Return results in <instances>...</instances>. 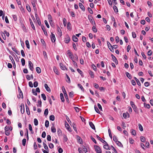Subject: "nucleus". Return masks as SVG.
Masks as SVG:
<instances>
[{
  "label": "nucleus",
  "mask_w": 153,
  "mask_h": 153,
  "mask_svg": "<svg viewBox=\"0 0 153 153\" xmlns=\"http://www.w3.org/2000/svg\"><path fill=\"white\" fill-rule=\"evenodd\" d=\"M94 147L97 153H101V150L99 146L97 145H94Z\"/></svg>",
  "instance_id": "nucleus-1"
},
{
  "label": "nucleus",
  "mask_w": 153,
  "mask_h": 153,
  "mask_svg": "<svg viewBox=\"0 0 153 153\" xmlns=\"http://www.w3.org/2000/svg\"><path fill=\"white\" fill-rule=\"evenodd\" d=\"M88 19L90 22L93 25H95V23L93 17L91 15H88Z\"/></svg>",
  "instance_id": "nucleus-2"
},
{
  "label": "nucleus",
  "mask_w": 153,
  "mask_h": 153,
  "mask_svg": "<svg viewBox=\"0 0 153 153\" xmlns=\"http://www.w3.org/2000/svg\"><path fill=\"white\" fill-rule=\"evenodd\" d=\"M67 53L69 55L70 58L72 60H73V59H74V57L73 56V54L72 53L71 51L69 50H68L67 51Z\"/></svg>",
  "instance_id": "nucleus-3"
},
{
  "label": "nucleus",
  "mask_w": 153,
  "mask_h": 153,
  "mask_svg": "<svg viewBox=\"0 0 153 153\" xmlns=\"http://www.w3.org/2000/svg\"><path fill=\"white\" fill-rule=\"evenodd\" d=\"M28 65L29 66V68L30 69L31 71H33V64L31 61H28Z\"/></svg>",
  "instance_id": "nucleus-4"
},
{
  "label": "nucleus",
  "mask_w": 153,
  "mask_h": 153,
  "mask_svg": "<svg viewBox=\"0 0 153 153\" xmlns=\"http://www.w3.org/2000/svg\"><path fill=\"white\" fill-rule=\"evenodd\" d=\"M105 145L103 146L104 148L107 150H110L111 148L109 147L108 145L106 142H105Z\"/></svg>",
  "instance_id": "nucleus-5"
},
{
  "label": "nucleus",
  "mask_w": 153,
  "mask_h": 153,
  "mask_svg": "<svg viewBox=\"0 0 153 153\" xmlns=\"http://www.w3.org/2000/svg\"><path fill=\"white\" fill-rule=\"evenodd\" d=\"M111 56L113 61L116 64H117L118 62L116 57L112 54L111 55Z\"/></svg>",
  "instance_id": "nucleus-6"
},
{
  "label": "nucleus",
  "mask_w": 153,
  "mask_h": 153,
  "mask_svg": "<svg viewBox=\"0 0 153 153\" xmlns=\"http://www.w3.org/2000/svg\"><path fill=\"white\" fill-rule=\"evenodd\" d=\"M51 39L53 42H54L56 40V38L55 35L53 33H51Z\"/></svg>",
  "instance_id": "nucleus-7"
},
{
  "label": "nucleus",
  "mask_w": 153,
  "mask_h": 153,
  "mask_svg": "<svg viewBox=\"0 0 153 153\" xmlns=\"http://www.w3.org/2000/svg\"><path fill=\"white\" fill-rule=\"evenodd\" d=\"M65 42L66 43H68L70 41V39L69 37L68 36H67L65 38Z\"/></svg>",
  "instance_id": "nucleus-8"
},
{
  "label": "nucleus",
  "mask_w": 153,
  "mask_h": 153,
  "mask_svg": "<svg viewBox=\"0 0 153 153\" xmlns=\"http://www.w3.org/2000/svg\"><path fill=\"white\" fill-rule=\"evenodd\" d=\"M18 91L19 93V95L20 96L19 98L21 97L22 98H23V93L22 92L20 88L19 87H18Z\"/></svg>",
  "instance_id": "nucleus-9"
},
{
  "label": "nucleus",
  "mask_w": 153,
  "mask_h": 153,
  "mask_svg": "<svg viewBox=\"0 0 153 153\" xmlns=\"http://www.w3.org/2000/svg\"><path fill=\"white\" fill-rule=\"evenodd\" d=\"M21 112L22 114H23L25 112V109L24 104H22L20 106Z\"/></svg>",
  "instance_id": "nucleus-10"
},
{
  "label": "nucleus",
  "mask_w": 153,
  "mask_h": 153,
  "mask_svg": "<svg viewBox=\"0 0 153 153\" xmlns=\"http://www.w3.org/2000/svg\"><path fill=\"white\" fill-rule=\"evenodd\" d=\"M66 123H67L66 122ZM65 127L66 128H67V129L68 130V131H71V128L70 127L69 124L68 123H67V124L65 123Z\"/></svg>",
  "instance_id": "nucleus-11"
},
{
  "label": "nucleus",
  "mask_w": 153,
  "mask_h": 153,
  "mask_svg": "<svg viewBox=\"0 0 153 153\" xmlns=\"http://www.w3.org/2000/svg\"><path fill=\"white\" fill-rule=\"evenodd\" d=\"M96 137L102 143H104L105 142H106L105 140H103L101 138L99 137L98 135H97Z\"/></svg>",
  "instance_id": "nucleus-12"
},
{
  "label": "nucleus",
  "mask_w": 153,
  "mask_h": 153,
  "mask_svg": "<svg viewBox=\"0 0 153 153\" xmlns=\"http://www.w3.org/2000/svg\"><path fill=\"white\" fill-rule=\"evenodd\" d=\"M46 89V90L49 92H51V89L49 87L48 85L46 84H45L44 85Z\"/></svg>",
  "instance_id": "nucleus-13"
},
{
  "label": "nucleus",
  "mask_w": 153,
  "mask_h": 153,
  "mask_svg": "<svg viewBox=\"0 0 153 153\" xmlns=\"http://www.w3.org/2000/svg\"><path fill=\"white\" fill-rule=\"evenodd\" d=\"M89 124L90 126V127H91V128L94 129V130H95V126H94V124L92 123V122H89Z\"/></svg>",
  "instance_id": "nucleus-14"
},
{
  "label": "nucleus",
  "mask_w": 153,
  "mask_h": 153,
  "mask_svg": "<svg viewBox=\"0 0 153 153\" xmlns=\"http://www.w3.org/2000/svg\"><path fill=\"white\" fill-rule=\"evenodd\" d=\"M58 34V35L61 36L62 35V31L61 29L58 27L57 28Z\"/></svg>",
  "instance_id": "nucleus-15"
},
{
  "label": "nucleus",
  "mask_w": 153,
  "mask_h": 153,
  "mask_svg": "<svg viewBox=\"0 0 153 153\" xmlns=\"http://www.w3.org/2000/svg\"><path fill=\"white\" fill-rule=\"evenodd\" d=\"M79 6L82 11H84L85 10V7L82 3H79Z\"/></svg>",
  "instance_id": "nucleus-16"
},
{
  "label": "nucleus",
  "mask_w": 153,
  "mask_h": 153,
  "mask_svg": "<svg viewBox=\"0 0 153 153\" xmlns=\"http://www.w3.org/2000/svg\"><path fill=\"white\" fill-rule=\"evenodd\" d=\"M29 20V21H30L31 25V26L32 28L34 30H35V27L34 25L33 24L31 19L30 18Z\"/></svg>",
  "instance_id": "nucleus-17"
},
{
  "label": "nucleus",
  "mask_w": 153,
  "mask_h": 153,
  "mask_svg": "<svg viewBox=\"0 0 153 153\" xmlns=\"http://www.w3.org/2000/svg\"><path fill=\"white\" fill-rule=\"evenodd\" d=\"M60 96L62 102H64L65 101V100L63 94L62 93H60Z\"/></svg>",
  "instance_id": "nucleus-18"
},
{
  "label": "nucleus",
  "mask_w": 153,
  "mask_h": 153,
  "mask_svg": "<svg viewBox=\"0 0 153 153\" xmlns=\"http://www.w3.org/2000/svg\"><path fill=\"white\" fill-rule=\"evenodd\" d=\"M72 39L75 42H76L78 41L77 38L74 35H73L72 36Z\"/></svg>",
  "instance_id": "nucleus-19"
},
{
  "label": "nucleus",
  "mask_w": 153,
  "mask_h": 153,
  "mask_svg": "<svg viewBox=\"0 0 153 153\" xmlns=\"http://www.w3.org/2000/svg\"><path fill=\"white\" fill-rule=\"evenodd\" d=\"M26 108L27 113L28 115H29L30 114V111L28 107L27 106L26 104Z\"/></svg>",
  "instance_id": "nucleus-20"
},
{
  "label": "nucleus",
  "mask_w": 153,
  "mask_h": 153,
  "mask_svg": "<svg viewBox=\"0 0 153 153\" xmlns=\"http://www.w3.org/2000/svg\"><path fill=\"white\" fill-rule=\"evenodd\" d=\"M89 73L90 75V76H91V77L92 78H94V73L93 72L90 70H89Z\"/></svg>",
  "instance_id": "nucleus-21"
},
{
  "label": "nucleus",
  "mask_w": 153,
  "mask_h": 153,
  "mask_svg": "<svg viewBox=\"0 0 153 153\" xmlns=\"http://www.w3.org/2000/svg\"><path fill=\"white\" fill-rule=\"evenodd\" d=\"M53 126L51 128V131L53 133H55L56 131V129L54 126V125L52 124Z\"/></svg>",
  "instance_id": "nucleus-22"
},
{
  "label": "nucleus",
  "mask_w": 153,
  "mask_h": 153,
  "mask_svg": "<svg viewBox=\"0 0 153 153\" xmlns=\"http://www.w3.org/2000/svg\"><path fill=\"white\" fill-rule=\"evenodd\" d=\"M126 74L127 76L130 79H131L132 78V76L128 72L126 73Z\"/></svg>",
  "instance_id": "nucleus-23"
},
{
  "label": "nucleus",
  "mask_w": 153,
  "mask_h": 153,
  "mask_svg": "<svg viewBox=\"0 0 153 153\" xmlns=\"http://www.w3.org/2000/svg\"><path fill=\"white\" fill-rule=\"evenodd\" d=\"M26 7L28 11L29 12H30L31 11V8L30 6L28 4H26Z\"/></svg>",
  "instance_id": "nucleus-24"
},
{
  "label": "nucleus",
  "mask_w": 153,
  "mask_h": 153,
  "mask_svg": "<svg viewBox=\"0 0 153 153\" xmlns=\"http://www.w3.org/2000/svg\"><path fill=\"white\" fill-rule=\"evenodd\" d=\"M60 66L61 69L63 70H65L66 69V67L64 66V65L62 63H60Z\"/></svg>",
  "instance_id": "nucleus-25"
},
{
  "label": "nucleus",
  "mask_w": 153,
  "mask_h": 153,
  "mask_svg": "<svg viewBox=\"0 0 153 153\" xmlns=\"http://www.w3.org/2000/svg\"><path fill=\"white\" fill-rule=\"evenodd\" d=\"M134 79H135V80H136V81L137 83V84L139 86H140L141 85V84H140V81H139V80L136 77H134Z\"/></svg>",
  "instance_id": "nucleus-26"
},
{
  "label": "nucleus",
  "mask_w": 153,
  "mask_h": 153,
  "mask_svg": "<svg viewBox=\"0 0 153 153\" xmlns=\"http://www.w3.org/2000/svg\"><path fill=\"white\" fill-rule=\"evenodd\" d=\"M29 130L30 131L32 134H33V131L32 128L31 126V125L30 124H29Z\"/></svg>",
  "instance_id": "nucleus-27"
},
{
  "label": "nucleus",
  "mask_w": 153,
  "mask_h": 153,
  "mask_svg": "<svg viewBox=\"0 0 153 153\" xmlns=\"http://www.w3.org/2000/svg\"><path fill=\"white\" fill-rule=\"evenodd\" d=\"M36 70L38 74H40L41 72V70L40 68L37 67L36 68Z\"/></svg>",
  "instance_id": "nucleus-28"
},
{
  "label": "nucleus",
  "mask_w": 153,
  "mask_h": 153,
  "mask_svg": "<svg viewBox=\"0 0 153 153\" xmlns=\"http://www.w3.org/2000/svg\"><path fill=\"white\" fill-rule=\"evenodd\" d=\"M25 43L28 49H30V45L29 44V41L28 40H26L25 41Z\"/></svg>",
  "instance_id": "nucleus-29"
},
{
  "label": "nucleus",
  "mask_w": 153,
  "mask_h": 153,
  "mask_svg": "<svg viewBox=\"0 0 153 153\" xmlns=\"http://www.w3.org/2000/svg\"><path fill=\"white\" fill-rule=\"evenodd\" d=\"M12 16L14 20L15 21H17V16L16 15H12Z\"/></svg>",
  "instance_id": "nucleus-30"
},
{
  "label": "nucleus",
  "mask_w": 153,
  "mask_h": 153,
  "mask_svg": "<svg viewBox=\"0 0 153 153\" xmlns=\"http://www.w3.org/2000/svg\"><path fill=\"white\" fill-rule=\"evenodd\" d=\"M49 119L50 120L54 121L55 119V117L53 115H52L50 116Z\"/></svg>",
  "instance_id": "nucleus-31"
},
{
  "label": "nucleus",
  "mask_w": 153,
  "mask_h": 153,
  "mask_svg": "<svg viewBox=\"0 0 153 153\" xmlns=\"http://www.w3.org/2000/svg\"><path fill=\"white\" fill-rule=\"evenodd\" d=\"M57 132L59 136H60L62 134V131L59 128H58L57 130Z\"/></svg>",
  "instance_id": "nucleus-32"
},
{
  "label": "nucleus",
  "mask_w": 153,
  "mask_h": 153,
  "mask_svg": "<svg viewBox=\"0 0 153 153\" xmlns=\"http://www.w3.org/2000/svg\"><path fill=\"white\" fill-rule=\"evenodd\" d=\"M38 107H41L42 106V102L41 100H39L38 101V104L37 105Z\"/></svg>",
  "instance_id": "nucleus-33"
},
{
  "label": "nucleus",
  "mask_w": 153,
  "mask_h": 153,
  "mask_svg": "<svg viewBox=\"0 0 153 153\" xmlns=\"http://www.w3.org/2000/svg\"><path fill=\"white\" fill-rule=\"evenodd\" d=\"M138 126L139 127V129L140 130V131H143V126H142L139 123L138 124Z\"/></svg>",
  "instance_id": "nucleus-34"
},
{
  "label": "nucleus",
  "mask_w": 153,
  "mask_h": 153,
  "mask_svg": "<svg viewBox=\"0 0 153 153\" xmlns=\"http://www.w3.org/2000/svg\"><path fill=\"white\" fill-rule=\"evenodd\" d=\"M64 96H65V99L66 100L67 102L68 103H69V101L68 98V97L67 94H65V95Z\"/></svg>",
  "instance_id": "nucleus-35"
},
{
  "label": "nucleus",
  "mask_w": 153,
  "mask_h": 153,
  "mask_svg": "<svg viewBox=\"0 0 153 153\" xmlns=\"http://www.w3.org/2000/svg\"><path fill=\"white\" fill-rule=\"evenodd\" d=\"M34 123L35 126H37L38 125V120L36 118H35L34 120Z\"/></svg>",
  "instance_id": "nucleus-36"
},
{
  "label": "nucleus",
  "mask_w": 153,
  "mask_h": 153,
  "mask_svg": "<svg viewBox=\"0 0 153 153\" xmlns=\"http://www.w3.org/2000/svg\"><path fill=\"white\" fill-rule=\"evenodd\" d=\"M93 25L94 26L92 28V30L94 33H96L97 31V30L96 27L94 26L95 25Z\"/></svg>",
  "instance_id": "nucleus-37"
},
{
  "label": "nucleus",
  "mask_w": 153,
  "mask_h": 153,
  "mask_svg": "<svg viewBox=\"0 0 153 153\" xmlns=\"http://www.w3.org/2000/svg\"><path fill=\"white\" fill-rule=\"evenodd\" d=\"M48 108L46 109L44 111V114L45 116H46L48 115Z\"/></svg>",
  "instance_id": "nucleus-38"
},
{
  "label": "nucleus",
  "mask_w": 153,
  "mask_h": 153,
  "mask_svg": "<svg viewBox=\"0 0 153 153\" xmlns=\"http://www.w3.org/2000/svg\"><path fill=\"white\" fill-rule=\"evenodd\" d=\"M140 140L142 142H144L146 140L145 137L143 136H141L140 137Z\"/></svg>",
  "instance_id": "nucleus-39"
},
{
  "label": "nucleus",
  "mask_w": 153,
  "mask_h": 153,
  "mask_svg": "<svg viewBox=\"0 0 153 153\" xmlns=\"http://www.w3.org/2000/svg\"><path fill=\"white\" fill-rule=\"evenodd\" d=\"M113 9L114 12L116 13H117L118 12V10L117 7L116 6H114Z\"/></svg>",
  "instance_id": "nucleus-40"
},
{
  "label": "nucleus",
  "mask_w": 153,
  "mask_h": 153,
  "mask_svg": "<svg viewBox=\"0 0 153 153\" xmlns=\"http://www.w3.org/2000/svg\"><path fill=\"white\" fill-rule=\"evenodd\" d=\"M117 145L120 147H122L123 146V145L122 143L119 141H118L116 142Z\"/></svg>",
  "instance_id": "nucleus-41"
},
{
  "label": "nucleus",
  "mask_w": 153,
  "mask_h": 153,
  "mask_svg": "<svg viewBox=\"0 0 153 153\" xmlns=\"http://www.w3.org/2000/svg\"><path fill=\"white\" fill-rule=\"evenodd\" d=\"M72 126L73 127L74 130L76 131H77L76 125L75 123H73L72 124Z\"/></svg>",
  "instance_id": "nucleus-42"
},
{
  "label": "nucleus",
  "mask_w": 153,
  "mask_h": 153,
  "mask_svg": "<svg viewBox=\"0 0 153 153\" xmlns=\"http://www.w3.org/2000/svg\"><path fill=\"white\" fill-rule=\"evenodd\" d=\"M26 139L25 138L23 139L22 140V144L23 146H25L26 143Z\"/></svg>",
  "instance_id": "nucleus-43"
},
{
  "label": "nucleus",
  "mask_w": 153,
  "mask_h": 153,
  "mask_svg": "<svg viewBox=\"0 0 153 153\" xmlns=\"http://www.w3.org/2000/svg\"><path fill=\"white\" fill-rule=\"evenodd\" d=\"M144 105L145 107L148 108H150V106L149 104H146V103H144Z\"/></svg>",
  "instance_id": "nucleus-44"
},
{
  "label": "nucleus",
  "mask_w": 153,
  "mask_h": 153,
  "mask_svg": "<svg viewBox=\"0 0 153 153\" xmlns=\"http://www.w3.org/2000/svg\"><path fill=\"white\" fill-rule=\"evenodd\" d=\"M131 133L133 135L135 136L136 134V131L134 129H132L131 130Z\"/></svg>",
  "instance_id": "nucleus-45"
},
{
  "label": "nucleus",
  "mask_w": 153,
  "mask_h": 153,
  "mask_svg": "<svg viewBox=\"0 0 153 153\" xmlns=\"http://www.w3.org/2000/svg\"><path fill=\"white\" fill-rule=\"evenodd\" d=\"M73 94L74 93L73 91L70 92L69 94V97L71 98H73L74 96Z\"/></svg>",
  "instance_id": "nucleus-46"
},
{
  "label": "nucleus",
  "mask_w": 153,
  "mask_h": 153,
  "mask_svg": "<svg viewBox=\"0 0 153 153\" xmlns=\"http://www.w3.org/2000/svg\"><path fill=\"white\" fill-rule=\"evenodd\" d=\"M41 96L43 99L44 100H45L46 99V97L44 94H41Z\"/></svg>",
  "instance_id": "nucleus-47"
},
{
  "label": "nucleus",
  "mask_w": 153,
  "mask_h": 153,
  "mask_svg": "<svg viewBox=\"0 0 153 153\" xmlns=\"http://www.w3.org/2000/svg\"><path fill=\"white\" fill-rule=\"evenodd\" d=\"M22 65L23 66H24L25 64V61L24 58H22L21 60Z\"/></svg>",
  "instance_id": "nucleus-48"
},
{
  "label": "nucleus",
  "mask_w": 153,
  "mask_h": 153,
  "mask_svg": "<svg viewBox=\"0 0 153 153\" xmlns=\"http://www.w3.org/2000/svg\"><path fill=\"white\" fill-rule=\"evenodd\" d=\"M128 115V116H129V115L128 114V113H123V117L125 118V119H126L127 117V115Z\"/></svg>",
  "instance_id": "nucleus-49"
},
{
  "label": "nucleus",
  "mask_w": 153,
  "mask_h": 153,
  "mask_svg": "<svg viewBox=\"0 0 153 153\" xmlns=\"http://www.w3.org/2000/svg\"><path fill=\"white\" fill-rule=\"evenodd\" d=\"M63 92V93L64 95H65V94H67L65 89L64 86H62V88Z\"/></svg>",
  "instance_id": "nucleus-50"
},
{
  "label": "nucleus",
  "mask_w": 153,
  "mask_h": 153,
  "mask_svg": "<svg viewBox=\"0 0 153 153\" xmlns=\"http://www.w3.org/2000/svg\"><path fill=\"white\" fill-rule=\"evenodd\" d=\"M94 108L96 112L100 114V111L96 106H94Z\"/></svg>",
  "instance_id": "nucleus-51"
},
{
  "label": "nucleus",
  "mask_w": 153,
  "mask_h": 153,
  "mask_svg": "<svg viewBox=\"0 0 153 153\" xmlns=\"http://www.w3.org/2000/svg\"><path fill=\"white\" fill-rule=\"evenodd\" d=\"M88 10L91 14H93V12L91 8L89 7H88Z\"/></svg>",
  "instance_id": "nucleus-52"
},
{
  "label": "nucleus",
  "mask_w": 153,
  "mask_h": 153,
  "mask_svg": "<svg viewBox=\"0 0 153 153\" xmlns=\"http://www.w3.org/2000/svg\"><path fill=\"white\" fill-rule=\"evenodd\" d=\"M80 88V89L82 90V91H84V89L82 87V85L80 84H78L77 85Z\"/></svg>",
  "instance_id": "nucleus-53"
},
{
  "label": "nucleus",
  "mask_w": 153,
  "mask_h": 153,
  "mask_svg": "<svg viewBox=\"0 0 153 153\" xmlns=\"http://www.w3.org/2000/svg\"><path fill=\"white\" fill-rule=\"evenodd\" d=\"M132 107L135 112H137V109L136 105Z\"/></svg>",
  "instance_id": "nucleus-54"
},
{
  "label": "nucleus",
  "mask_w": 153,
  "mask_h": 153,
  "mask_svg": "<svg viewBox=\"0 0 153 153\" xmlns=\"http://www.w3.org/2000/svg\"><path fill=\"white\" fill-rule=\"evenodd\" d=\"M49 121L47 120H46L45 122V127H48L49 126Z\"/></svg>",
  "instance_id": "nucleus-55"
},
{
  "label": "nucleus",
  "mask_w": 153,
  "mask_h": 153,
  "mask_svg": "<svg viewBox=\"0 0 153 153\" xmlns=\"http://www.w3.org/2000/svg\"><path fill=\"white\" fill-rule=\"evenodd\" d=\"M121 126H122L123 128L124 129H125L126 128V124L123 122L122 123Z\"/></svg>",
  "instance_id": "nucleus-56"
},
{
  "label": "nucleus",
  "mask_w": 153,
  "mask_h": 153,
  "mask_svg": "<svg viewBox=\"0 0 153 153\" xmlns=\"http://www.w3.org/2000/svg\"><path fill=\"white\" fill-rule=\"evenodd\" d=\"M66 76L67 79H68V80H66V81L68 82V83H70L71 82V80L70 79V78L69 77V76L66 74Z\"/></svg>",
  "instance_id": "nucleus-57"
},
{
  "label": "nucleus",
  "mask_w": 153,
  "mask_h": 153,
  "mask_svg": "<svg viewBox=\"0 0 153 153\" xmlns=\"http://www.w3.org/2000/svg\"><path fill=\"white\" fill-rule=\"evenodd\" d=\"M38 82L37 81H35L33 83V85L34 87H36L38 85Z\"/></svg>",
  "instance_id": "nucleus-58"
},
{
  "label": "nucleus",
  "mask_w": 153,
  "mask_h": 153,
  "mask_svg": "<svg viewBox=\"0 0 153 153\" xmlns=\"http://www.w3.org/2000/svg\"><path fill=\"white\" fill-rule=\"evenodd\" d=\"M66 20L65 18H64L63 19V24L64 26L65 27L66 26Z\"/></svg>",
  "instance_id": "nucleus-59"
},
{
  "label": "nucleus",
  "mask_w": 153,
  "mask_h": 153,
  "mask_svg": "<svg viewBox=\"0 0 153 153\" xmlns=\"http://www.w3.org/2000/svg\"><path fill=\"white\" fill-rule=\"evenodd\" d=\"M91 140H92L94 142V143H95V144L97 143L96 140L92 136H91Z\"/></svg>",
  "instance_id": "nucleus-60"
},
{
  "label": "nucleus",
  "mask_w": 153,
  "mask_h": 153,
  "mask_svg": "<svg viewBox=\"0 0 153 153\" xmlns=\"http://www.w3.org/2000/svg\"><path fill=\"white\" fill-rule=\"evenodd\" d=\"M132 36L133 38H135L136 37V34L135 32H133L132 33Z\"/></svg>",
  "instance_id": "nucleus-61"
},
{
  "label": "nucleus",
  "mask_w": 153,
  "mask_h": 153,
  "mask_svg": "<svg viewBox=\"0 0 153 153\" xmlns=\"http://www.w3.org/2000/svg\"><path fill=\"white\" fill-rule=\"evenodd\" d=\"M32 92L34 95L36 96L37 95V93H36V91H35V90L34 89H32Z\"/></svg>",
  "instance_id": "nucleus-62"
},
{
  "label": "nucleus",
  "mask_w": 153,
  "mask_h": 153,
  "mask_svg": "<svg viewBox=\"0 0 153 153\" xmlns=\"http://www.w3.org/2000/svg\"><path fill=\"white\" fill-rule=\"evenodd\" d=\"M78 142L80 143H82V139L80 137H79L78 138H77Z\"/></svg>",
  "instance_id": "nucleus-63"
},
{
  "label": "nucleus",
  "mask_w": 153,
  "mask_h": 153,
  "mask_svg": "<svg viewBox=\"0 0 153 153\" xmlns=\"http://www.w3.org/2000/svg\"><path fill=\"white\" fill-rule=\"evenodd\" d=\"M152 53V52L151 50H150L149 51L147 52V55L148 56H151Z\"/></svg>",
  "instance_id": "nucleus-64"
}]
</instances>
